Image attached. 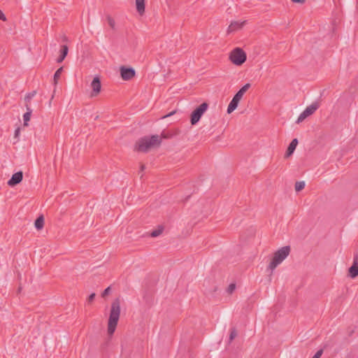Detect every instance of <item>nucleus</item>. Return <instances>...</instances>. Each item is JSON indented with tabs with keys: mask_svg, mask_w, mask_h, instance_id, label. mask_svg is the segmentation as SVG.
Listing matches in <instances>:
<instances>
[{
	"mask_svg": "<svg viewBox=\"0 0 358 358\" xmlns=\"http://www.w3.org/2000/svg\"><path fill=\"white\" fill-rule=\"evenodd\" d=\"M239 101H240L238 99H236L235 97H233L227 108V111L228 114L231 113L237 108Z\"/></svg>",
	"mask_w": 358,
	"mask_h": 358,
	"instance_id": "obj_15",
	"label": "nucleus"
},
{
	"mask_svg": "<svg viewBox=\"0 0 358 358\" xmlns=\"http://www.w3.org/2000/svg\"><path fill=\"white\" fill-rule=\"evenodd\" d=\"M27 111L23 115L24 124L27 125V122L29 121L32 110L29 107L28 104H26Z\"/></svg>",
	"mask_w": 358,
	"mask_h": 358,
	"instance_id": "obj_17",
	"label": "nucleus"
},
{
	"mask_svg": "<svg viewBox=\"0 0 358 358\" xmlns=\"http://www.w3.org/2000/svg\"><path fill=\"white\" fill-rule=\"evenodd\" d=\"M294 3H303L306 0H291Z\"/></svg>",
	"mask_w": 358,
	"mask_h": 358,
	"instance_id": "obj_31",
	"label": "nucleus"
},
{
	"mask_svg": "<svg viewBox=\"0 0 358 358\" xmlns=\"http://www.w3.org/2000/svg\"><path fill=\"white\" fill-rule=\"evenodd\" d=\"M236 289V285L234 283H231L229 285V287H227V292L229 294H231Z\"/></svg>",
	"mask_w": 358,
	"mask_h": 358,
	"instance_id": "obj_26",
	"label": "nucleus"
},
{
	"mask_svg": "<svg viewBox=\"0 0 358 358\" xmlns=\"http://www.w3.org/2000/svg\"><path fill=\"white\" fill-rule=\"evenodd\" d=\"M236 335H237V333H236V329L234 327L231 328L230 330L229 342L231 343L235 338Z\"/></svg>",
	"mask_w": 358,
	"mask_h": 358,
	"instance_id": "obj_22",
	"label": "nucleus"
},
{
	"mask_svg": "<svg viewBox=\"0 0 358 358\" xmlns=\"http://www.w3.org/2000/svg\"><path fill=\"white\" fill-rule=\"evenodd\" d=\"M120 315V302L118 299L114 300L111 304L110 316L108 323V334L111 336L114 334Z\"/></svg>",
	"mask_w": 358,
	"mask_h": 358,
	"instance_id": "obj_2",
	"label": "nucleus"
},
{
	"mask_svg": "<svg viewBox=\"0 0 358 358\" xmlns=\"http://www.w3.org/2000/svg\"><path fill=\"white\" fill-rule=\"evenodd\" d=\"M229 59L234 64L241 66L246 61L247 55L241 48H236L231 52Z\"/></svg>",
	"mask_w": 358,
	"mask_h": 358,
	"instance_id": "obj_4",
	"label": "nucleus"
},
{
	"mask_svg": "<svg viewBox=\"0 0 358 358\" xmlns=\"http://www.w3.org/2000/svg\"><path fill=\"white\" fill-rule=\"evenodd\" d=\"M290 247L289 245L282 247L273 255V259L268 266V269L271 272L280 264L289 255Z\"/></svg>",
	"mask_w": 358,
	"mask_h": 358,
	"instance_id": "obj_3",
	"label": "nucleus"
},
{
	"mask_svg": "<svg viewBox=\"0 0 358 358\" xmlns=\"http://www.w3.org/2000/svg\"><path fill=\"white\" fill-rule=\"evenodd\" d=\"M323 353V350L322 349L317 351V352L314 355L313 357L320 358Z\"/></svg>",
	"mask_w": 358,
	"mask_h": 358,
	"instance_id": "obj_28",
	"label": "nucleus"
},
{
	"mask_svg": "<svg viewBox=\"0 0 358 358\" xmlns=\"http://www.w3.org/2000/svg\"><path fill=\"white\" fill-rule=\"evenodd\" d=\"M349 275L355 278L358 275V255L354 256L353 264L349 268Z\"/></svg>",
	"mask_w": 358,
	"mask_h": 358,
	"instance_id": "obj_9",
	"label": "nucleus"
},
{
	"mask_svg": "<svg viewBox=\"0 0 358 358\" xmlns=\"http://www.w3.org/2000/svg\"><path fill=\"white\" fill-rule=\"evenodd\" d=\"M110 292V287H107V288H106V289H104V291L103 292V293H102V296H103V297H104V296H107L108 294H109Z\"/></svg>",
	"mask_w": 358,
	"mask_h": 358,
	"instance_id": "obj_27",
	"label": "nucleus"
},
{
	"mask_svg": "<svg viewBox=\"0 0 358 358\" xmlns=\"http://www.w3.org/2000/svg\"><path fill=\"white\" fill-rule=\"evenodd\" d=\"M305 187V182L303 181H299V182H296L295 183V190L296 192H299L301 190H302Z\"/></svg>",
	"mask_w": 358,
	"mask_h": 358,
	"instance_id": "obj_21",
	"label": "nucleus"
},
{
	"mask_svg": "<svg viewBox=\"0 0 358 358\" xmlns=\"http://www.w3.org/2000/svg\"><path fill=\"white\" fill-rule=\"evenodd\" d=\"M120 75L124 80H129L135 76V70L131 67L122 66L120 68Z\"/></svg>",
	"mask_w": 358,
	"mask_h": 358,
	"instance_id": "obj_6",
	"label": "nucleus"
},
{
	"mask_svg": "<svg viewBox=\"0 0 358 358\" xmlns=\"http://www.w3.org/2000/svg\"><path fill=\"white\" fill-rule=\"evenodd\" d=\"M144 169H145V166H144V165H141V171H143V170H144Z\"/></svg>",
	"mask_w": 358,
	"mask_h": 358,
	"instance_id": "obj_32",
	"label": "nucleus"
},
{
	"mask_svg": "<svg viewBox=\"0 0 358 358\" xmlns=\"http://www.w3.org/2000/svg\"><path fill=\"white\" fill-rule=\"evenodd\" d=\"M68 52H69L68 46L66 45H63L60 50V55L57 59V63L62 62L64 61V59H65V57H66Z\"/></svg>",
	"mask_w": 358,
	"mask_h": 358,
	"instance_id": "obj_13",
	"label": "nucleus"
},
{
	"mask_svg": "<svg viewBox=\"0 0 358 358\" xmlns=\"http://www.w3.org/2000/svg\"><path fill=\"white\" fill-rule=\"evenodd\" d=\"M320 107V104L318 102H314L303 110L306 114H307L308 117L310 115L313 114L317 108Z\"/></svg>",
	"mask_w": 358,
	"mask_h": 358,
	"instance_id": "obj_12",
	"label": "nucleus"
},
{
	"mask_svg": "<svg viewBox=\"0 0 358 358\" xmlns=\"http://www.w3.org/2000/svg\"><path fill=\"white\" fill-rule=\"evenodd\" d=\"M23 178V173L22 171H18L14 173L10 179L8 181V185L10 187L15 186L19 184Z\"/></svg>",
	"mask_w": 358,
	"mask_h": 358,
	"instance_id": "obj_8",
	"label": "nucleus"
},
{
	"mask_svg": "<svg viewBox=\"0 0 358 358\" xmlns=\"http://www.w3.org/2000/svg\"><path fill=\"white\" fill-rule=\"evenodd\" d=\"M312 358H316V357H313Z\"/></svg>",
	"mask_w": 358,
	"mask_h": 358,
	"instance_id": "obj_33",
	"label": "nucleus"
},
{
	"mask_svg": "<svg viewBox=\"0 0 358 358\" xmlns=\"http://www.w3.org/2000/svg\"><path fill=\"white\" fill-rule=\"evenodd\" d=\"M297 145H298V140L296 138H294L291 141V143H289V145L287 148V150L285 153V156L289 157L290 155H292L293 154V152H294Z\"/></svg>",
	"mask_w": 358,
	"mask_h": 358,
	"instance_id": "obj_11",
	"label": "nucleus"
},
{
	"mask_svg": "<svg viewBox=\"0 0 358 358\" xmlns=\"http://www.w3.org/2000/svg\"><path fill=\"white\" fill-rule=\"evenodd\" d=\"M94 297H95V294L94 293L91 294L88 297V299H87L88 302L89 303L92 302L94 299Z\"/></svg>",
	"mask_w": 358,
	"mask_h": 358,
	"instance_id": "obj_30",
	"label": "nucleus"
},
{
	"mask_svg": "<svg viewBox=\"0 0 358 358\" xmlns=\"http://www.w3.org/2000/svg\"><path fill=\"white\" fill-rule=\"evenodd\" d=\"M245 24V21H232L227 29L228 34L241 29L244 26Z\"/></svg>",
	"mask_w": 358,
	"mask_h": 358,
	"instance_id": "obj_10",
	"label": "nucleus"
},
{
	"mask_svg": "<svg viewBox=\"0 0 358 358\" xmlns=\"http://www.w3.org/2000/svg\"><path fill=\"white\" fill-rule=\"evenodd\" d=\"M107 21H108V23L109 24V26L113 29L115 27V20L110 16H108L107 17Z\"/></svg>",
	"mask_w": 358,
	"mask_h": 358,
	"instance_id": "obj_25",
	"label": "nucleus"
},
{
	"mask_svg": "<svg viewBox=\"0 0 358 358\" xmlns=\"http://www.w3.org/2000/svg\"><path fill=\"white\" fill-rule=\"evenodd\" d=\"M250 87V83H246L245 85H244L237 92L236 94L234 95V97H235L236 99H238L239 101L241 99L243 95L244 94V93Z\"/></svg>",
	"mask_w": 358,
	"mask_h": 358,
	"instance_id": "obj_14",
	"label": "nucleus"
},
{
	"mask_svg": "<svg viewBox=\"0 0 358 358\" xmlns=\"http://www.w3.org/2000/svg\"><path fill=\"white\" fill-rule=\"evenodd\" d=\"M91 87L92 88V96H96L101 91V85L100 78L98 76L94 78L91 83Z\"/></svg>",
	"mask_w": 358,
	"mask_h": 358,
	"instance_id": "obj_7",
	"label": "nucleus"
},
{
	"mask_svg": "<svg viewBox=\"0 0 358 358\" xmlns=\"http://www.w3.org/2000/svg\"><path fill=\"white\" fill-rule=\"evenodd\" d=\"M43 224H44V220H43V217L42 216L38 217L36 220L35 223H34L35 227L37 229H41L43 227Z\"/></svg>",
	"mask_w": 358,
	"mask_h": 358,
	"instance_id": "obj_19",
	"label": "nucleus"
},
{
	"mask_svg": "<svg viewBox=\"0 0 358 358\" xmlns=\"http://www.w3.org/2000/svg\"><path fill=\"white\" fill-rule=\"evenodd\" d=\"M63 71V67L59 68L54 74V83L56 85L57 83V81Z\"/></svg>",
	"mask_w": 358,
	"mask_h": 358,
	"instance_id": "obj_20",
	"label": "nucleus"
},
{
	"mask_svg": "<svg viewBox=\"0 0 358 358\" xmlns=\"http://www.w3.org/2000/svg\"><path fill=\"white\" fill-rule=\"evenodd\" d=\"M137 12L141 15L145 12V0H136Z\"/></svg>",
	"mask_w": 358,
	"mask_h": 358,
	"instance_id": "obj_16",
	"label": "nucleus"
},
{
	"mask_svg": "<svg viewBox=\"0 0 358 358\" xmlns=\"http://www.w3.org/2000/svg\"><path fill=\"white\" fill-rule=\"evenodd\" d=\"M166 138L165 136L161 137L159 135H152L151 136H143L138 139L135 145V150L138 152H147L150 149L158 147L162 143V138Z\"/></svg>",
	"mask_w": 358,
	"mask_h": 358,
	"instance_id": "obj_1",
	"label": "nucleus"
},
{
	"mask_svg": "<svg viewBox=\"0 0 358 358\" xmlns=\"http://www.w3.org/2000/svg\"><path fill=\"white\" fill-rule=\"evenodd\" d=\"M163 231H164V227L161 226V225L158 226L157 229L151 231L150 236L151 237H157L162 234Z\"/></svg>",
	"mask_w": 358,
	"mask_h": 358,
	"instance_id": "obj_18",
	"label": "nucleus"
},
{
	"mask_svg": "<svg viewBox=\"0 0 358 358\" xmlns=\"http://www.w3.org/2000/svg\"><path fill=\"white\" fill-rule=\"evenodd\" d=\"M208 108V104L206 102L202 103L197 107L191 114L190 122L192 125H195L199 122L203 113Z\"/></svg>",
	"mask_w": 358,
	"mask_h": 358,
	"instance_id": "obj_5",
	"label": "nucleus"
},
{
	"mask_svg": "<svg viewBox=\"0 0 358 358\" xmlns=\"http://www.w3.org/2000/svg\"><path fill=\"white\" fill-rule=\"evenodd\" d=\"M0 20L2 21H6L7 18L6 15L3 14V13L0 10Z\"/></svg>",
	"mask_w": 358,
	"mask_h": 358,
	"instance_id": "obj_29",
	"label": "nucleus"
},
{
	"mask_svg": "<svg viewBox=\"0 0 358 358\" xmlns=\"http://www.w3.org/2000/svg\"><path fill=\"white\" fill-rule=\"evenodd\" d=\"M306 117H308V115L307 114H306L304 113V111H303L300 115L297 118V120L296 121V123H300L301 122H303Z\"/></svg>",
	"mask_w": 358,
	"mask_h": 358,
	"instance_id": "obj_24",
	"label": "nucleus"
},
{
	"mask_svg": "<svg viewBox=\"0 0 358 358\" xmlns=\"http://www.w3.org/2000/svg\"><path fill=\"white\" fill-rule=\"evenodd\" d=\"M36 91H32L29 93H28L25 97H24V100L27 103L29 102L30 100L36 95Z\"/></svg>",
	"mask_w": 358,
	"mask_h": 358,
	"instance_id": "obj_23",
	"label": "nucleus"
}]
</instances>
